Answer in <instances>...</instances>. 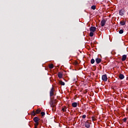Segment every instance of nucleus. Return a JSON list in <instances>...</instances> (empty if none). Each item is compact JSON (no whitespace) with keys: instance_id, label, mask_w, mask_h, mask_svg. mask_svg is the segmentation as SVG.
I'll use <instances>...</instances> for the list:
<instances>
[{"instance_id":"f257e3e1","label":"nucleus","mask_w":128,"mask_h":128,"mask_svg":"<svg viewBox=\"0 0 128 128\" xmlns=\"http://www.w3.org/2000/svg\"><path fill=\"white\" fill-rule=\"evenodd\" d=\"M40 118H38V117H36L35 116L34 118H33V120L35 124H36V126H38V124H40L38 123V122H40Z\"/></svg>"},{"instance_id":"f03ea898","label":"nucleus","mask_w":128,"mask_h":128,"mask_svg":"<svg viewBox=\"0 0 128 128\" xmlns=\"http://www.w3.org/2000/svg\"><path fill=\"white\" fill-rule=\"evenodd\" d=\"M84 126L86 128H90V120H86L85 123H84Z\"/></svg>"},{"instance_id":"7ed1b4c3","label":"nucleus","mask_w":128,"mask_h":128,"mask_svg":"<svg viewBox=\"0 0 128 128\" xmlns=\"http://www.w3.org/2000/svg\"><path fill=\"white\" fill-rule=\"evenodd\" d=\"M126 12V10L124 9H121L119 11V14L122 16H124V13Z\"/></svg>"},{"instance_id":"20e7f679","label":"nucleus","mask_w":128,"mask_h":128,"mask_svg":"<svg viewBox=\"0 0 128 128\" xmlns=\"http://www.w3.org/2000/svg\"><path fill=\"white\" fill-rule=\"evenodd\" d=\"M102 80H103V82H107L108 81V76H106V74L102 75Z\"/></svg>"},{"instance_id":"39448f33","label":"nucleus","mask_w":128,"mask_h":128,"mask_svg":"<svg viewBox=\"0 0 128 128\" xmlns=\"http://www.w3.org/2000/svg\"><path fill=\"white\" fill-rule=\"evenodd\" d=\"M54 87H52L50 92V98H52V96H54Z\"/></svg>"},{"instance_id":"423d86ee","label":"nucleus","mask_w":128,"mask_h":128,"mask_svg":"<svg viewBox=\"0 0 128 128\" xmlns=\"http://www.w3.org/2000/svg\"><path fill=\"white\" fill-rule=\"evenodd\" d=\"M106 21L104 20V19H103L100 22L101 26H104V24H106Z\"/></svg>"},{"instance_id":"0eeeda50","label":"nucleus","mask_w":128,"mask_h":128,"mask_svg":"<svg viewBox=\"0 0 128 128\" xmlns=\"http://www.w3.org/2000/svg\"><path fill=\"white\" fill-rule=\"evenodd\" d=\"M96 26H91L90 28V32H96Z\"/></svg>"},{"instance_id":"6e6552de","label":"nucleus","mask_w":128,"mask_h":128,"mask_svg":"<svg viewBox=\"0 0 128 128\" xmlns=\"http://www.w3.org/2000/svg\"><path fill=\"white\" fill-rule=\"evenodd\" d=\"M95 60L97 64H100V62H102V59H100V58H96Z\"/></svg>"},{"instance_id":"1a4fd4ad","label":"nucleus","mask_w":128,"mask_h":128,"mask_svg":"<svg viewBox=\"0 0 128 128\" xmlns=\"http://www.w3.org/2000/svg\"><path fill=\"white\" fill-rule=\"evenodd\" d=\"M118 78L120 80H124V76L123 74H120L118 76Z\"/></svg>"},{"instance_id":"9d476101","label":"nucleus","mask_w":128,"mask_h":128,"mask_svg":"<svg viewBox=\"0 0 128 128\" xmlns=\"http://www.w3.org/2000/svg\"><path fill=\"white\" fill-rule=\"evenodd\" d=\"M66 110H68V108L66 106L62 107V112H66Z\"/></svg>"},{"instance_id":"9b49d317","label":"nucleus","mask_w":128,"mask_h":128,"mask_svg":"<svg viewBox=\"0 0 128 128\" xmlns=\"http://www.w3.org/2000/svg\"><path fill=\"white\" fill-rule=\"evenodd\" d=\"M126 60V55L124 54L122 56V62H124Z\"/></svg>"},{"instance_id":"f8f14e48","label":"nucleus","mask_w":128,"mask_h":128,"mask_svg":"<svg viewBox=\"0 0 128 128\" xmlns=\"http://www.w3.org/2000/svg\"><path fill=\"white\" fill-rule=\"evenodd\" d=\"M72 106L73 108H76V106H78V102H74L72 103Z\"/></svg>"},{"instance_id":"ddd939ff","label":"nucleus","mask_w":128,"mask_h":128,"mask_svg":"<svg viewBox=\"0 0 128 128\" xmlns=\"http://www.w3.org/2000/svg\"><path fill=\"white\" fill-rule=\"evenodd\" d=\"M58 77L59 78H62V72H59L58 74Z\"/></svg>"},{"instance_id":"4468645a","label":"nucleus","mask_w":128,"mask_h":128,"mask_svg":"<svg viewBox=\"0 0 128 128\" xmlns=\"http://www.w3.org/2000/svg\"><path fill=\"white\" fill-rule=\"evenodd\" d=\"M59 84H61V86H64L66 84L64 83V82L62 81V80H60L59 81Z\"/></svg>"},{"instance_id":"2eb2a0df","label":"nucleus","mask_w":128,"mask_h":128,"mask_svg":"<svg viewBox=\"0 0 128 128\" xmlns=\"http://www.w3.org/2000/svg\"><path fill=\"white\" fill-rule=\"evenodd\" d=\"M120 24H121V26H125L126 25V22H124V21H121L120 22Z\"/></svg>"},{"instance_id":"dca6fc26","label":"nucleus","mask_w":128,"mask_h":128,"mask_svg":"<svg viewBox=\"0 0 128 128\" xmlns=\"http://www.w3.org/2000/svg\"><path fill=\"white\" fill-rule=\"evenodd\" d=\"M96 60H94V59L92 58L90 60V63L92 64H94Z\"/></svg>"},{"instance_id":"f3484780","label":"nucleus","mask_w":128,"mask_h":128,"mask_svg":"<svg viewBox=\"0 0 128 128\" xmlns=\"http://www.w3.org/2000/svg\"><path fill=\"white\" fill-rule=\"evenodd\" d=\"M36 112H34V110L32 111V112L31 113L32 116H36Z\"/></svg>"},{"instance_id":"a211bd4d","label":"nucleus","mask_w":128,"mask_h":128,"mask_svg":"<svg viewBox=\"0 0 128 128\" xmlns=\"http://www.w3.org/2000/svg\"><path fill=\"white\" fill-rule=\"evenodd\" d=\"M49 68H50V69L54 68V64H50Z\"/></svg>"},{"instance_id":"6ab92c4d","label":"nucleus","mask_w":128,"mask_h":128,"mask_svg":"<svg viewBox=\"0 0 128 128\" xmlns=\"http://www.w3.org/2000/svg\"><path fill=\"white\" fill-rule=\"evenodd\" d=\"M50 106H52V104H54V101L52 100V98H50Z\"/></svg>"},{"instance_id":"aec40b11","label":"nucleus","mask_w":128,"mask_h":128,"mask_svg":"<svg viewBox=\"0 0 128 128\" xmlns=\"http://www.w3.org/2000/svg\"><path fill=\"white\" fill-rule=\"evenodd\" d=\"M41 110L40 109H37L36 112V114H40V112Z\"/></svg>"},{"instance_id":"412c9836","label":"nucleus","mask_w":128,"mask_h":128,"mask_svg":"<svg viewBox=\"0 0 128 128\" xmlns=\"http://www.w3.org/2000/svg\"><path fill=\"white\" fill-rule=\"evenodd\" d=\"M119 34H124V30H119Z\"/></svg>"},{"instance_id":"4be33fe9","label":"nucleus","mask_w":128,"mask_h":128,"mask_svg":"<svg viewBox=\"0 0 128 128\" xmlns=\"http://www.w3.org/2000/svg\"><path fill=\"white\" fill-rule=\"evenodd\" d=\"M128 120V118H123L122 120L124 122H126V120Z\"/></svg>"},{"instance_id":"5701e85b","label":"nucleus","mask_w":128,"mask_h":128,"mask_svg":"<svg viewBox=\"0 0 128 128\" xmlns=\"http://www.w3.org/2000/svg\"><path fill=\"white\" fill-rule=\"evenodd\" d=\"M96 6L93 5L92 6L91 8L92 10H96Z\"/></svg>"},{"instance_id":"b1692460","label":"nucleus","mask_w":128,"mask_h":128,"mask_svg":"<svg viewBox=\"0 0 128 128\" xmlns=\"http://www.w3.org/2000/svg\"><path fill=\"white\" fill-rule=\"evenodd\" d=\"M94 32H92L90 33V36H94Z\"/></svg>"},{"instance_id":"393cba45","label":"nucleus","mask_w":128,"mask_h":128,"mask_svg":"<svg viewBox=\"0 0 128 128\" xmlns=\"http://www.w3.org/2000/svg\"><path fill=\"white\" fill-rule=\"evenodd\" d=\"M41 114L42 116H44L46 114V113L44 112H41Z\"/></svg>"},{"instance_id":"a878e982","label":"nucleus","mask_w":128,"mask_h":128,"mask_svg":"<svg viewBox=\"0 0 128 128\" xmlns=\"http://www.w3.org/2000/svg\"><path fill=\"white\" fill-rule=\"evenodd\" d=\"M86 118V114H84L82 116V118Z\"/></svg>"},{"instance_id":"bb28decb","label":"nucleus","mask_w":128,"mask_h":128,"mask_svg":"<svg viewBox=\"0 0 128 128\" xmlns=\"http://www.w3.org/2000/svg\"><path fill=\"white\" fill-rule=\"evenodd\" d=\"M38 125H36V124H34V128H38Z\"/></svg>"},{"instance_id":"cd10ccee","label":"nucleus","mask_w":128,"mask_h":128,"mask_svg":"<svg viewBox=\"0 0 128 128\" xmlns=\"http://www.w3.org/2000/svg\"><path fill=\"white\" fill-rule=\"evenodd\" d=\"M92 120H96V118H94V117H92Z\"/></svg>"},{"instance_id":"c85d7f7f","label":"nucleus","mask_w":128,"mask_h":128,"mask_svg":"<svg viewBox=\"0 0 128 128\" xmlns=\"http://www.w3.org/2000/svg\"><path fill=\"white\" fill-rule=\"evenodd\" d=\"M53 108H56V106L53 105Z\"/></svg>"},{"instance_id":"c756f323","label":"nucleus","mask_w":128,"mask_h":128,"mask_svg":"<svg viewBox=\"0 0 128 128\" xmlns=\"http://www.w3.org/2000/svg\"><path fill=\"white\" fill-rule=\"evenodd\" d=\"M66 112H68V109L66 110Z\"/></svg>"}]
</instances>
